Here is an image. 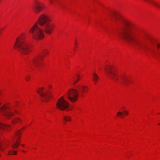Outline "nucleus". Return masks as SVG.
<instances>
[{
    "mask_svg": "<svg viewBox=\"0 0 160 160\" xmlns=\"http://www.w3.org/2000/svg\"><path fill=\"white\" fill-rule=\"evenodd\" d=\"M0 113L8 118H9L14 115L12 111L7 110V107L5 106L0 108Z\"/></svg>",
    "mask_w": 160,
    "mask_h": 160,
    "instance_id": "9b49d317",
    "label": "nucleus"
},
{
    "mask_svg": "<svg viewBox=\"0 0 160 160\" xmlns=\"http://www.w3.org/2000/svg\"><path fill=\"white\" fill-rule=\"evenodd\" d=\"M111 17L113 21L116 24H118V21L121 22L122 23L123 27L118 32L119 37L139 49L150 52L154 56L158 55L156 52L155 48L158 49L159 48L158 44L156 43L148 36L140 33L130 22L127 21H122L120 16L117 14L114 13Z\"/></svg>",
    "mask_w": 160,
    "mask_h": 160,
    "instance_id": "f257e3e1",
    "label": "nucleus"
},
{
    "mask_svg": "<svg viewBox=\"0 0 160 160\" xmlns=\"http://www.w3.org/2000/svg\"><path fill=\"white\" fill-rule=\"evenodd\" d=\"M120 82L125 85H128L129 82H131L128 77L125 75H122L120 76Z\"/></svg>",
    "mask_w": 160,
    "mask_h": 160,
    "instance_id": "ddd939ff",
    "label": "nucleus"
},
{
    "mask_svg": "<svg viewBox=\"0 0 160 160\" xmlns=\"http://www.w3.org/2000/svg\"><path fill=\"white\" fill-rule=\"evenodd\" d=\"M123 112L125 115H128V112L126 111H123Z\"/></svg>",
    "mask_w": 160,
    "mask_h": 160,
    "instance_id": "393cba45",
    "label": "nucleus"
},
{
    "mask_svg": "<svg viewBox=\"0 0 160 160\" xmlns=\"http://www.w3.org/2000/svg\"><path fill=\"white\" fill-rule=\"evenodd\" d=\"M22 152H25V151H22Z\"/></svg>",
    "mask_w": 160,
    "mask_h": 160,
    "instance_id": "2f4dec72",
    "label": "nucleus"
},
{
    "mask_svg": "<svg viewBox=\"0 0 160 160\" xmlns=\"http://www.w3.org/2000/svg\"><path fill=\"white\" fill-rule=\"evenodd\" d=\"M48 88H52V86L50 85H48Z\"/></svg>",
    "mask_w": 160,
    "mask_h": 160,
    "instance_id": "bb28decb",
    "label": "nucleus"
},
{
    "mask_svg": "<svg viewBox=\"0 0 160 160\" xmlns=\"http://www.w3.org/2000/svg\"><path fill=\"white\" fill-rule=\"evenodd\" d=\"M17 152L13 150H10L8 151V155H16Z\"/></svg>",
    "mask_w": 160,
    "mask_h": 160,
    "instance_id": "a211bd4d",
    "label": "nucleus"
},
{
    "mask_svg": "<svg viewBox=\"0 0 160 160\" xmlns=\"http://www.w3.org/2000/svg\"><path fill=\"white\" fill-rule=\"evenodd\" d=\"M1 104V103H0V105Z\"/></svg>",
    "mask_w": 160,
    "mask_h": 160,
    "instance_id": "473e14b6",
    "label": "nucleus"
},
{
    "mask_svg": "<svg viewBox=\"0 0 160 160\" xmlns=\"http://www.w3.org/2000/svg\"><path fill=\"white\" fill-rule=\"evenodd\" d=\"M158 124L160 125V123H158Z\"/></svg>",
    "mask_w": 160,
    "mask_h": 160,
    "instance_id": "7c9ffc66",
    "label": "nucleus"
},
{
    "mask_svg": "<svg viewBox=\"0 0 160 160\" xmlns=\"http://www.w3.org/2000/svg\"><path fill=\"white\" fill-rule=\"evenodd\" d=\"M51 19L47 15L42 14L38 19V22L43 28L44 31L47 34H51L54 25L51 22Z\"/></svg>",
    "mask_w": 160,
    "mask_h": 160,
    "instance_id": "7ed1b4c3",
    "label": "nucleus"
},
{
    "mask_svg": "<svg viewBox=\"0 0 160 160\" xmlns=\"http://www.w3.org/2000/svg\"><path fill=\"white\" fill-rule=\"evenodd\" d=\"M21 122V119L19 118H13L12 120V123L13 124L17 123H19Z\"/></svg>",
    "mask_w": 160,
    "mask_h": 160,
    "instance_id": "2eb2a0df",
    "label": "nucleus"
},
{
    "mask_svg": "<svg viewBox=\"0 0 160 160\" xmlns=\"http://www.w3.org/2000/svg\"><path fill=\"white\" fill-rule=\"evenodd\" d=\"M23 34L16 39L14 48L22 54L29 53L31 51V48L29 43L24 39Z\"/></svg>",
    "mask_w": 160,
    "mask_h": 160,
    "instance_id": "f03ea898",
    "label": "nucleus"
},
{
    "mask_svg": "<svg viewBox=\"0 0 160 160\" xmlns=\"http://www.w3.org/2000/svg\"><path fill=\"white\" fill-rule=\"evenodd\" d=\"M82 91V94H83L84 92L87 91L88 88L86 86H82L80 88Z\"/></svg>",
    "mask_w": 160,
    "mask_h": 160,
    "instance_id": "f3484780",
    "label": "nucleus"
},
{
    "mask_svg": "<svg viewBox=\"0 0 160 160\" xmlns=\"http://www.w3.org/2000/svg\"><path fill=\"white\" fill-rule=\"evenodd\" d=\"M50 2L51 4H52L53 3L52 0H50Z\"/></svg>",
    "mask_w": 160,
    "mask_h": 160,
    "instance_id": "a878e982",
    "label": "nucleus"
},
{
    "mask_svg": "<svg viewBox=\"0 0 160 160\" xmlns=\"http://www.w3.org/2000/svg\"><path fill=\"white\" fill-rule=\"evenodd\" d=\"M44 89L43 87L40 88L38 89L37 92L42 98V101L47 102L48 99L50 97L51 94L48 91H47L45 92H43Z\"/></svg>",
    "mask_w": 160,
    "mask_h": 160,
    "instance_id": "6e6552de",
    "label": "nucleus"
},
{
    "mask_svg": "<svg viewBox=\"0 0 160 160\" xmlns=\"http://www.w3.org/2000/svg\"><path fill=\"white\" fill-rule=\"evenodd\" d=\"M44 8L43 4L39 1L35 0L32 4L33 11L36 13H39Z\"/></svg>",
    "mask_w": 160,
    "mask_h": 160,
    "instance_id": "9d476101",
    "label": "nucleus"
},
{
    "mask_svg": "<svg viewBox=\"0 0 160 160\" xmlns=\"http://www.w3.org/2000/svg\"><path fill=\"white\" fill-rule=\"evenodd\" d=\"M61 8L63 10H64V9L65 8V5H61Z\"/></svg>",
    "mask_w": 160,
    "mask_h": 160,
    "instance_id": "5701e85b",
    "label": "nucleus"
},
{
    "mask_svg": "<svg viewBox=\"0 0 160 160\" xmlns=\"http://www.w3.org/2000/svg\"><path fill=\"white\" fill-rule=\"evenodd\" d=\"M75 44H76V45H77V43H76V42H75Z\"/></svg>",
    "mask_w": 160,
    "mask_h": 160,
    "instance_id": "c756f323",
    "label": "nucleus"
},
{
    "mask_svg": "<svg viewBox=\"0 0 160 160\" xmlns=\"http://www.w3.org/2000/svg\"><path fill=\"white\" fill-rule=\"evenodd\" d=\"M0 149L2 151L4 150V148L2 147V145L0 142Z\"/></svg>",
    "mask_w": 160,
    "mask_h": 160,
    "instance_id": "b1692460",
    "label": "nucleus"
},
{
    "mask_svg": "<svg viewBox=\"0 0 160 160\" xmlns=\"http://www.w3.org/2000/svg\"><path fill=\"white\" fill-rule=\"evenodd\" d=\"M48 51H45L43 53H42L41 55H38L34 57L31 60V64L34 66L38 67L40 64L41 62L42 61L43 57V54H45L48 53Z\"/></svg>",
    "mask_w": 160,
    "mask_h": 160,
    "instance_id": "1a4fd4ad",
    "label": "nucleus"
},
{
    "mask_svg": "<svg viewBox=\"0 0 160 160\" xmlns=\"http://www.w3.org/2000/svg\"><path fill=\"white\" fill-rule=\"evenodd\" d=\"M21 133L20 131H17L15 133L13 138V144L12 145V148L16 149L18 147L20 144V142H18L19 139L20 138Z\"/></svg>",
    "mask_w": 160,
    "mask_h": 160,
    "instance_id": "f8f14e48",
    "label": "nucleus"
},
{
    "mask_svg": "<svg viewBox=\"0 0 160 160\" xmlns=\"http://www.w3.org/2000/svg\"><path fill=\"white\" fill-rule=\"evenodd\" d=\"M11 128V126L9 125H7L5 124H4L2 122L0 123V129L3 130H9Z\"/></svg>",
    "mask_w": 160,
    "mask_h": 160,
    "instance_id": "4468645a",
    "label": "nucleus"
},
{
    "mask_svg": "<svg viewBox=\"0 0 160 160\" xmlns=\"http://www.w3.org/2000/svg\"><path fill=\"white\" fill-rule=\"evenodd\" d=\"M123 114L121 112H118L117 115H118L120 118H122V115Z\"/></svg>",
    "mask_w": 160,
    "mask_h": 160,
    "instance_id": "aec40b11",
    "label": "nucleus"
},
{
    "mask_svg": "<svg viewBox=\"0 0 160 160\" xmlns=\"http://www.w3.org/2000/svg\"><path fill=\"white\" fill-rule=\"evenodd\" d=\"M56 106L58 109L61 110H68V108L69 106V103L65 100L63 96L58 99L56 103Z\"/></svg>",
    "mask_w": 160,
    "mask_h": 160,
    "instance_id": "0eeeda50",
    "label": "nucleus"
},
{
    "mask_svg": "<svg viewBox=\"0 0 160 160\" xmlns=\"http://www.w3.org/2000/svg\"><path fill=\"white\" fill-rule=\"evenodd\" d=\"M99 79L98 76L95 73L93 74V77L92 80L94 82L95 84H96L98 80Z\"/></svg>",
    "mask_w": 160,
    "mask_h": 160,
    "instance_id": "dca6fc26",
    "label": "nucleus"
},
{
    "mask_svg": "<svg viewBox=\"0 0 160 160\" xmlns=\"http://www.w3.org/2000/svg\"><path fill=\"white\" fill-rule=\"evenodd\" d=\"M64 119L66 121H70L71 120V118L68 116H66L64 117Z\"/></svg>",
    "mask_w": 160,
    "mask_h": 160,
    "instance_id": "6ab92c4d",
    "label": "nucleus"
},
{
    "mask_svg": "<svg viewBox=\"0 0 160 160\" xmlns=\"http://www.w3.org/2000/svg\"><path fill=\"white\" fill-rule=\"evenodd\" d=\"M66 96L71 102H73L77 100L79 94L77 90L71 88L67 91Z\"/></svg>",
    "mask_w": 160,
    "mask_h": 160,
    "instance_id": "423d86ee",
    "label": "nucleus"
},
{
    "mask_svg": "<svg viewBox=\"0 0 160 160\" xmlns=\"http://www.w3.org/2000/svg\"><path fill=\"white\" fill-rule=\"evenodd\" d=\"M30 78V77L28 75L27 76L25 77V79L26 81H28Z\"/></svg>",
    "mask_w": 160,
    "mask_h": 160,
    "instance_id": "4be33fe9",
    "label": "nucleus"
},
{
    "mask_svg": "<svg viewBox=\"0 0 160 160\" xmlns=\"http://www.w3.org/2000/svg\"><path fill=\"white\" fill-rule=\"evenodd\" d=\"M29 32L33 38L37 40H40L44 37L43 30L38 27L37 23L34 24L30 29Z\"/></svg>",
    "mask_w": 160,
    "mask_h": 160,
    "instance_id": "20e7f679",
    "label": "nucleus"
},
{
    "mask_svg": "<svg viewBox=\"0 0 160 160\" xmlns=\"http://www.w3.org/2000/svg\"><path fill=\"white\" fill-rule=\"evenodd\" d=\"M22 146H23H23H24V145H22Z\"/></svg>",
    "mask_w": 160,
    "mask_h": 160,
    "instance_id": "c85d7f7f",
    "label": "nucleus"
},
{
    "mask_svg": "<svg viewBox=\"0 0 160 160\" xmlns=\"http://www.w3.org/2000/svg\"><path fill=\"white\" fill-rule=\"evenodd\" d=\"M14 112H15L16 113H18V112H17V111L16 110H14Z\"/></svg>",
    "mask_w": 160,
    "mask_h": 160,
    "instance_id": "cd10ccee",
    "label": "nucleus"
},
{
    "mask_svg": "<svg viewBox=\"0 0 160 160\" xmlns=\"http://www.w3.org/2000/svg\"><path fill=\"white\" fill-rule=\"evenodd\" d=\"M104 69L106 75L108 78L114 82L118 79V75L112 66H106Z\"/></svg>",
    "mask_w": 160,
    "mask_h": 160,
    "instance_id": "39448f33",
    "label": "nucleus"
},
{
    "mask_svg": "<svg viewBox=\"0 0 160 160\" xmlns=\"http://www.w3.org/2000/svg\"><path fill=\"white\" fill-rule=\"evenodd\" d=\"M77 76L78 77V78L77 79L76 81L74 82L72 84V85H74L76 84L78 82L79 79V77H80V75H79L77 74Z\"/></svg>",
    "mask_w": 160,
    "mask_h": 160,
    "instance_id": "412c9836",
    "label": "nucleus"
}]
</instances>
